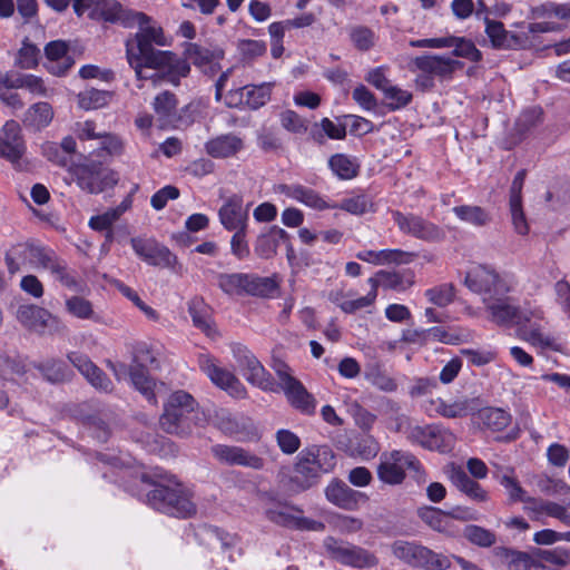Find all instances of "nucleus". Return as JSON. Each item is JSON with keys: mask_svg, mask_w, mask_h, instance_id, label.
<instances>
[{"mask_svg": "<svg viewBox=\"0 0 570 570\" xmlns=\"http://www.w3.org/2000/svg\"><path fill=\"white\" fill-rule=\"evenodd\" d=\"M129 377L135 389L138 390L148 400V402L156 404V396L154 393L155 381L148 375L146 368L130 366Z\"/></svg>", "mask_w": 570, "mask_h": 570, "instance_id": "c9c22d12", "label": "nucleus"}, {"mask_svg": "<svg viewBox=\"0 0 570 570\" xmlns=\"http://www.w3.org/2000/svg\"><path fill=\"white\" fill-rule=\"evenodd\" d=\"M273 83L264 82L261 85L245 86L246 89V107L256 110L263 107L271 99Z\"/></svg>", "mask_w": 570, "mask_h": 570, "instance_id": "c03bdc74", "label": "nucleus"}, {"mask_svg": "<svg viewBox=\"0 0 570 570\" xmlns=\"http://www.w3.org/2000/svg\"><path fill=\"white\" fill-rule=\"evenodd\" d=\"M475 410L474 401L471 399H459L451 403L441 397L431 399L425 403V411L430 415H441L448 419L464 417Z\"/></svg>", "mask_w": 570, "mask_h": 570, "instance_id": "a878e982", "label": "nucleus"}, {"mask_svg": "<svg viewBox=\"0 0 570 570\" xmlns=\"http://www.w3.org/2000/svg\"><path fill=\"white\" fill-rule=\"evenodd\" d=\"M452 212L455 214V216L460 220L465 222V223L471 224L476 227L485 226L491 220L489 213L480 206H472V205L455 206L452 208Z\"/></svg>", "mask_w": 570, "mask_h": 570, "instance_id": "e433bc0d", "label": "nucleus"}, {"mask_svg": "<svg viewBox=\"0 0 570 570\" xmlns=\"http://www.w3.org/2000/svg\"><path fill=\"white\" fill-rule=\"evenodd\" d=\"M35 368L51 383H60L67 379L66 364L56 358H49L43 362L36 363Z\"/></svg>", "mask_w": 570, "mask_h": 570, "instance_id": "79ce46f5", "label": "nucleus"}, {"mask_svg": "<svg viewBox=\"0 0 570 570\" xmlns=\"http://www.w3.org/2000/svg\"><path fill=\"white\" fill-rule=\"evenodd\" d=\"M463 535L469 542L481 548H490L497 542L494 532L475 524L466 525Z\"/></svg>", "mask_w": 570, "mask_h": 570, "instance_id": "09e8293b", "label": "nucleus"}, {"mask_svg": "<svg viewBox=\"0 0 570 570\" xmlns=\"http://www.w3.org/2000/svg\"><path fill=\"white\" fill-rule=\"evenodd\" d=\"M500 484L508 491L512 502H523L528 504L531 497L527 495L525 490L520 485L519 481L511 474H504L500 479Z\"/></svg>", "mask_w": 570, "mask_h": 570, "instance_id": "13d9d810", "label": "nucleus"}, {"mask_svg": "<svg viewBox=\"0 0 570 570\" xmlns=\"http://www.w3.org/2000/svg\"><path fill=\"white\" fill-rule=\"evenodd\" d=\"M426 298L434 305L445 307L454 299L453 286L450 284H442L433 288L426 289Z\"/></svg>", "mask_w": 570, "mask_h": 570, "instance_id": "4d7b16f0", "label": "nucleus"}, {"mask_svg": "<svg viewBox=\"0 0 570 570\" xmlns=\"http://www.w3.org/2000/svg\"><path fill=\"white\" fill-rule=\"evenodd\" d=\"M421 520L430 528L438 532H446L449 530L450 521L448 513L434 507H423L417 511Z\"/></svg>", "mask_w": 570, "mask_h": 570, "instance_id": "a18cd8bd", "label": "nucleus"}, {"mask_svg": "<svg viewBox=\"0 0 570 570\" xmlns=\"http://www.w3.org/2000/svg\"><path fill=\"white\" fill-rule=\"evenodd\" d=\"M276 375L289 403L302 413L312 414L315 411L316 402L312 394H309L303 384L296 380L287 364L276 362L273 366Z\"/></svg>", "mask_w": 570, "mask_h": 570, "instance_id": "9b49d317", "label": "nucleus"}, {"mask_svg": "<svg viewBox=\"0 0 570 570\" xmlns=\"http://www.w3.org/2000/svg\"><path fill=\"white\" fill-rule=\"evenodd\" d=\"M185 61L189 65L188 61L194 63L196 67L204 68L207 65L212 63L215 59L222 57L220 51H214L206 47H202L197 43H187L185 48Z\"/></svg>", "mask_w": 570, "mask_h": 570, "instance_id": "f704fd0d", "label": "nucleus"}, {"mask_svg": "<svg viewBox=\"0 0 570 570\" xmlns=\"http://www.w3.org/2000/svg\"><path fill=\"white\" fill-rule=\"evenodd\" d=\"M487 311L490 313L491 321L499 325L517 324L519 317L524 318L521 313L523 308L518 307L511 298L505 295L489 296L483 298Z\"/></svg>", "mask_w": 570, "mask_h": 570, "instance_id": "5701e85b", "label": "nucleus"}, {"mask_svg": "<svg viewBox=\"0 0 570 570\" xmlns=\"http://www.w3.org/2000/svg\"><path fill=\"white\" fill-rule=\"evenodd\" d=\"M232 353L243 376L252 385L268 392L276 391V384L271 373L263 366L261 361L253 354L247 346L243 344H234Z\"/></svg>", "mask_w": 570, "mask_h": 570, "instance_id": "6e6552de", "label": "nucleus"}, {"mask_svg": "<svg viewBox=\"0 0 570 570\" xmlns=\"http://www.w3.org/2000/svg\"><path fill=\"white\" fill-rule=\"evenodd\" d=\"M42 268L49 271L55 279L60 282L63 286L71 289L79 288V282L76 275L68 268L66 262L59 258L53 250L50 252Z\"/></svg>", "mask_w": 570, "mask_h": 570, "instance_id": "7c9ffc66", "label": "nucleus"}, {"mask_svg": "<svg viewBox=\"0 0 570 570\" xmlns=\"http://www.w3.org/2000/svg\"><path fill=\"white\" fill-rule=\"evenodd\" d=\"M277 190L278 193L316 210L336 208V205L327 203L317 191L299 184H282L277 187Z\"/></svg>", "mask_w": 570, "mask_h": 570, "instance_id": "bb28decb", "label": "nucleus"}, {"mask_svg": "<svg viewBox=\"0 0 570 570\" xmlns=\"http://www.w3.org/2000/svg\"><path fill=\"white\" fill-rule=\"evenodd\" d=\"M131 27L139 30L126 40V58L138 80H151L154 85L167 82L179 86L180 79L190 72V66L171 51L157 50L153 46L168 45L163 28L144 12L131 14Z\"/></svg>", "mask_w": 570, "mask_h": 570, "instance_id": "f257e3e1", "label": "nucleus"}, {"mask_svg": "<svg viewBox=\"0 0 570 570\" xmlns=\"http://www.w3.org/2000/svg\"><path fill=\"white\" fill-rule=\"evenodd\" d=\"M498 554L503 557L509 570H544L546 568L534 561L528 553L507 548L498 549Z\"/></svg>", "mask_w": 570, "mask_h": 570, "instance_id": "72a5a7b5", "label": "nucleus"}, {"mask_svg": "<svg viewBox=\"0 0 570 570\" xmlns=\"http://www.w3.org/2000/svg\"><path fill=\"white\" fill-rule=\"evenodd\" d=\"M336 208L343 209L352 215H362L371 206V202L365 195H357L344 198L340 204H335Z\"/></svg>", "mask_w": 570, "mask_h": 570, "instance_id": "0e129e2a", "label": "nucleus"}, {"mask_svg": "<svg viewBox=\"0 0 570 570\" xmlns=\"http://www.w3.org/2000/svg\"><path fill=\"white\" fill-rule=\"evenodd\" d=\"M521 315L524 318L519 317L515 326H518L519 336L531 343L534 346L550 347L552 346L553 340L542 332L543 328V314L541 309L523 308Z\"/></svg>", "mask_w": 570, "mask_h": 570, "instance_id": "a211bd4d", "label": "nucleus"}, {"mask_svg": "<svg viewBox=\"0 0 570 570\" xmlns=\"http://www.w3.org/2000/svg\"><path fill=\"white\" fill-rule=\"evenodd\" d=\"M188 313L195 327L204 332L207 336H215L217 330L212 317L209 305L200 297H194L188 303Z\"/></svg>", "mask_w": 570, "mask_h": 570, "instance_id": "c756f323", "label": "nucleus"}, {"mask_svg": "<svg viewBox=\"0 0 570 570\" xmlns=\"http://www.w3.org/2000/svg\"><path fill=\"white\" fill-rule=\"evenodd\" d=\"M406 471L414 472L415 476L422 473L421 462L411 452L393 450L380 455L376 473L381 482L389 485L402 484L406 478Z\"/></svg>", "mask_w": 570, "mask_h": 570, "instance_id": "39448f33", "label": "nucleus"}, {"mask_svg": "<svg viewBox=\"0 0 570 570\" xmlns=\"http://www.w3.org/2000/svg\"><path fill=\"white\" fill-rule=\"evenodd\" d=\"M153 106L159 119L169 122L176 115L177 98L173 92L166 90L155 97Z\"/></svg>", "mask_w": 570, "mask_h": 570, "instance_id": "ea45409f", "label": "nucleus"}, {"mask_svg": "<svg viewBox=\"0 0 570 570\" xmlns=\"http://www.w3.org/2000/svg\"><path fill=\"white\" fill-rule=\"evenodd\" d=\"M428 553H422V559L419 562L420 568L426 570H446L451 567V561L448 557L439 554L431 549L426 548Z\"/></svg>", "mask_w": 570, "mask_h": 570, "instance_id": "052dcab7", "label": "nucleus"}, {"mask_svg": "<svg viewBox=\"0 0 570 570\" xmlns=\"http://www.w3.org/2000/svg\"><path fill=\"white\" fill-rule=\"evenodd\" d=\"M414 67L429 76L440 79H450L453 72L462 67V63L450 57L438 55H423L413 60Z\"/></svg>", "mask_w": 570, "mask_h": 570, "instance_id": "b1692460", "label": "nucleus"}, {"mask_svg": "<svg viewBox=\"0 0 570 570\" xmlns=\"http://www.w3.org/2000/svg\"><path fill=\"white\" fill-rule=\"evenodd\" d=\"M68 173L78 187L89 194H99L109 185L102 165L94 160L72 163L68 167Z\"/></svg>", "mask_w": 570, "mask_h": 570, "instance_id": "4468645a", "label": "nucleus"}, {"mask_svg": "<svg viewBox=\"0 0 570 570\" xmlns=\"http://www.w3.org/2000/svg\"><path fill=\"white\" fill-rule=\"evenodd\" d=\"M107 92L91 88L78 95V102L86 110L97 109L107 102Z\"/></svg>", "mask_w": 570, "mask_h": 570, "instance_id": "bf43d9fd", "label": "nucleus"}, {"mask_svg": "<svg viewBox=\"0 0 570 570\" xmlns=\"http://www.w3.org/2000/svg\"><path fill=\"white\" fill-rule=\"evenodd\" d=\"M45 55L48 59L47 70L56 76L65 75L73 63V60L68 56V46L62 40L47 43Z\"/></svg>", "mask_w": 570, "mask_h": 570, "instance_id": "c85d7f7f", "label": "nucleus"}, {"mask_svg": "<svg viewBox=\"0 0 570 570\" xmlns=\"http://www.w3.org/2000/svg\"><path fill=\"white\" fill-rule=\"evenodd\" d=\"M276 442L281 451L285 454H293L301 446L299 438L294 432L285 429L276 432Z\"/></svg>", "mask_w": 570, "mask_h": 570, "instance_id": "338daca9", "label": "nucleus"}, {"mask_svg": "<svg viewBox=\"0 0 570 570\" xmlns=\"http://www.w3.org/2000/svg\"><path fill=\"white\" fill-rule=\"evenodd\" d=\"M335 464V455L327 446L313 445L303 450L291 476L292 488L295 491L308 490L318 482L322 473L330 472Z\"/></svg>", "mask_w": 570, "mask_h": 570, "instance_id": "7ed1b4c3", "label": "nucleus"}, {"mask_svg": "<svg viewBox=\"0 0 570 570\" xmlns=\"http://www.w3.org/2000/svg\"><path fill=\"white\" fill-rule=\"evenodd\" d=\"M53 118L52 107L45 101L31 105L24 114L23 124L35 130L49 126Z\"/></svg>", "mask_w": 570, "mask_h": 570, "instance_id": "473e14b6", "label": "nucleus"}, {"mask_svg": "<svg viewBox=\"0 0 570 570\" xmlns=\"http://www.w3.org/2000/svg\"><path fill=\"white\" fill-rule=\"evenodd\" d=\"M464 284L473 293L483 298L494 295H505L510 287L494 269L485 265H474L466 273Z\"/></svg>", "mask_w": 570, "mask_h": 570, "instance_id": "9d476101", "label": "nucleus"}, {"mask_svg": "<svg viewBox=\"0 0 570 570\" xmlns=\"http://www.w3.org/2000/svg\"><path fill=\"white\" fill-rule=\"evenodd\" d=\"M17 321L28 331L43 335L56 330L59 321L49 311L35 304H22L16 312Z\"/></svg>", "mask_w": 570, "mask_h": 570, "instance_id": "f3484780", "label": "nucleus"}, {"mask_svg": "<svg viewBox=\"0 0 570 570\" xmlns=\"http://www.w3.org/2000/svg\"><path fill=\"white\" fill-rule=\"evenodd\" d=\"M141 481L155 488L146 493V503L163 513L188 518L196 512L189 493L173 475L156 468L153 474L144 473Z\"/></svg>", "mask_w": 570, "mask_h": 570, "instance_id": "f03ea898", "label": "nucleus"}, {"mask_svg": "<svg viewBox=\"0 0 570 570\" xmlns=\"http://www.w3.org/2000/svg\"><path fill=\"white\" fill-rule=\"evenodd\" d=\"M218 218L223 227L229 232L248 226V206H244L242 194H232L224 198L218 210Z\"/></svg>", "mask_w": 570, "mask_h": 570, "instance_id": "412c9836", "label": "nucleus"}, {"mask_svg": "<svg viewBox=\"0 0 570 570\" xmlns=\"http://www.w3.org/2000/svg\"><path fill=\"white\" fill-rule=\"evenodd\" d=\"M380 413L391 423L392 428L401 432L407 423V417L400 413V405L393 400L384 399L380 406Z\"/></svg>", "mask_w": 570, "mask_h": 570, "instance_id": "3c124183", "label": "nucleus"}, {"mask_svg": "<svg viewBox=\"0 0 570 570\" xmlns=\"http://www.w3.org/2000/svg\"><path fill=\"white\" fill-rule=\"evenodd\" d=\"M392 218L400 232L424 242H441L445 237L444 230L436 224L413 213L404 214L392 212Z\"/></svg>", "mask_w": 570, "mask_h": 570, "instance_id": "f8f14e48", "label": "nucleus"}, {"mask_svg": "<svg viewBox=\"0 0 570 570\" xmlns=\"http://www.w3.org/2000/svg\"><path fill=\"white\" fill-rule=\"evenodd\" d=\"M97 11L105 21L121 22L125 27H131V14L137 12L125 9L117 0H99Z\"/></svg>", "mask_w": 570, "mask_h": 570, "instance_id": "2f4dec72", "label": "nucleus"}, {"mask_svg": "<svg viewBox=\"0 0 570 570\" xmlns=\"http://www.w3.org/2000/svg\"><path fill=\"white\" fill-rule=\"evenodd\" d=\"M483 21L485 23V33L492 47L497 49H508L510 47V36L503 23L492 20L488 16L483 18Z\"/></svg>", "mask_w": 570, "mask_h": 570, "instance_id": "37998d69", "label": "nucleus"}, {"mask_svg": "<svg viewBox=\"0 0 570 570\" xmlns=\"http://www.w3.org/2000/svg\"><path fill=\"white\" fill-rule=\"evenodd\" d=\"M365 379L375 387L383 392H394L397 389L396 381L379 368L366 372Z\"/></svg>", "mask_w": 570, "mask_h": 570, "instance_id": "680f3d73", "label": "nucleus"}, {"mask_svg": "<svg viewBox=\"0 0 570 570\" xmlns=\"http://www.w3.org/2000/svg\"><path fill=\"white\" fill-rule=\"evenodd\" d=\"M324 492L328 502L347 511L357 510L361 503L368 500L365 493L353 490L344 481L338 479L332 480Z\"/></svg>", "mask_w": 570, "mask_h": 570, "instance_id": "4be33fe9", "label": "nucleus"}, {"mask_svg": "<svg viewBox=\"0 0 570 570\" xmlns=\"http://www.w3.org/2000/svg\"><path fill=\"white\" fill-rule=\"evenodd\" d=\"M198 365L216 386L225 390L232 396L244 397L246 395V389L240 381L232 372L220 367L212 355L200 354Z\"/></svg>", "mask_w": 570, "mask_h": 570, "instance_id": "dca6fc26", "label": "nucleus"}, {"mask_svg": "<svg viewBox=\"0 0 570 570\" xmlns=\"http://www.w3.org/2000/svg\"><path fill=\"white\" fill-rule=\"evenodd\" d=\"M368 283L371 284V291L365 296L344 301L340 304L343 312L352 314L358 309L371 306L375 302L377 296V282H375V279H368Z\"/></svg>", "mask_w": 570, "mask_h": 570, "instance_id": "5fc2aeb1", "label": "nucleus"}, {"mask_svg": "<svg viewBox=\"0 0 570 570\" xmlns=\"http://www.w3.org/2000/svg\"><path fill=\"white\" fill-rule=\"evenodd\" d=\"M559 507L560 504L556 502L535 499L531 497L528 504L524 505V511L531 514V518L533 520H540L542 515H549L554 518Z\"/></svg>", "mask_w": 570, "mask_h": 570, "instance_id": "864d4df0", "label": "nucleus"}, {"mask_svg": "<svg viewBox=\"0 0 570 570\" xmlns=\"http://www.w3.org/2000/svg\"><path fill=\"white\" fill-rule=\"evenodd\" d=\"M39 49L24 40L22 47L19 49L16 66L21 69H32L38 65Z\"/></svg>", "mask_w": 570, "mask_h": 570, "instance_id": "6e6d98bb", "label": "nucleus"}, {"mask_svg": "<svg viewBox=\"0 0 570 570\" xmlns=\"http://www.w3.org/2000/svg\"><path fill=\"white\" fill-rule=\"evenodd\" d=\"M70 363L86 377V380L97 390L104 392L112 391L110 379L95 365L86 355L72 352L68 355Z\"/></svg>", "mask_w": 570, "mask_h": 570, "instance_id": "393cba45", "label": "nucleus"}, {"mask_svg": "<svg viewBox=\"0 0 570 570\" xmlns=\"http://www.w3.org/2000/svg\"><path fill=\"white\" fill-rule=\"evenodd\" d=\"M216 278L217 286L230 296L253 295L267 297L277 288L273 278L246 273H219Z\"/></svg>", "mask_w": 570, "mask_h": 570, "instance_id": "423d86ee", "label": "nucleus"}, {"mask_svg": "<svg viewBox=\"0 0 570 570\" xmlns=\"http://www.w3.org/2000/svg\"><path fill=\"white\" fill-rule=\"evenodd\" d=\"M385 98L390 100L389 107L392 110L400 109L409 105L412 100V94L396 86L390 85L383 92Z\"/></svg>", "mask_w": 570, "mask_h": 570, "instance_id": "69168bd1", "label": "nucleus"}, {"mask_svg": "<svg viewBox=\"0 0 570 570\" xmlns=\"http://www.w3.org/2000/svg\"><path fill=\"white\" fill-rule=\"evenodd\" d=\"M131 247L136 255L148 265L177 272L181 268L177 256L168 247L155 239L131 238Z\"/></svg>", "mask_w": 570, "mask_h": 570, "instance_id": "ddd939ff", "label": "nucleus"}, {"mask_svg": "<svg viewBox=\"0 0 570 570\" xmlns=\"http://www.w3.org/2000/svg\"><path fill=\"white\" fill-rule=\"evenodd\" d=\"M433 428L434 425H411L406 423L404 425L403 432L410 442L416 443L422 448L430 449V446H436L435 443H431V436H433Z\"/></svg>", "mask_w": 570, "mask_h": 570, "instance_id": "8fccbe9b", "label": "nucleus"}, {"mask_svg": "<svg viewBox=\"0 0 570 570\" xmlns=\"http://www.w3.org/2000/svg\"><path fill=\"white\" fill-rule=\"evenodd\" d=\"M52 249L38 245L33 242H23L12 245L4 255L8 272L13 275L22 266L42 268L46 259Z\"/></svg>", "mask_w": 570, "mask_h": 570, "instance_id": "1a4fd4ad", "label": "nucleus"}, {"mask_svg": "<svg viewBox=\"0 0 570 570\" xmlns=\"http://www.w3.org/2000/svg\"><path fill=\"white\" fill-rule=\"evenodd\" d=\"M328 165L332 171L341 179H352L358 173V165L350 157L342 154L332 156Z\"/></svg>", "mask_w": 570, "mask_h": 570, "instance_id": "de8ad7c7", "label": "nucleus"}, {"mask_svg": "<svg viewBox=\"0 0 570 570\" xmlns=\"http://www.w3.org/2000/svg\"><path fill=\"white\" fill-rule=\"evenodd\" d=\"M480 420L488 429L499 432L510 424L511 415L499 407H487L480 411Z\"/></svg>", "mask_w": 570, "mask_h": 570, "instance_id": "a19ab883", "label": "nucleus"}, {"mask_svg": "<svg viewBox=\"0 0 570 570\" xmlns=\"http://www.w3.org/2000/svg\"><path fill=\"white\" fill-rule=\"evenodd\" d=\"M323 546L328 557L343 566L371 569L379 564V558L373 552L351 542L327 537Z\"/></svg>", "mask_w": 570, "mask_h": 570, "instance_id": "0eeeda50", "label": "nucleus"}, {"mask_svg": "<svg viewBox=\"0 0 570 570\" xmlns=\"http://www.w3.org/2000/svg\"><path fill=\"white\" fill-rule=\"evenodd\" d=\"M243 148V138L233 132L216 136L205 144L206 153L214 158L233 157Z\"/></svg>", "mask_w": 570, "mask_h": 570, "instance_id": "cd10ccee", "label": "nucleus"}, {"mask_svg": "<svg viewBox=\"0 0 570 570\" xmlns=\"http://www.w3.org/2000/svg\"><path fill=\"white\" fill-rule=\"evenodd\" d=\"M26 153L20 125L8 120L0 130V157L17 166Z\"/></svg>", "mask_w": 570, "mask_h": 570, "instance_id": "6ab92c4d", "label": "nucleus"}, {"mask_svg": "<svg viewBox=\"0 0 570 570\" xmlns=\"http://www.w3.org/2000/svg\"><path fill=\"white\" fill-rule=\"evenodd\" d=\"M195 406L196 401L190 394L184 391L173 393L165 404L164 413L159 420L161 429L169 434L179 436L190 434L193 426L191 414Z\"/></svg>", "mask_w": 570, "mask_h": 570, "instance_id": "20e7f679", "label": "nucleus"}, {"mask_svg": "<svg viewBox=\"0 0 570 570\" xmlns=\"http://www.w3.org/2000/svg\"><path fill=\"white\" fill-rule=\"evenodd\" d=\"M370 279H375L377 287L382 286L384 289H393L396 292H404L413 284L412 277H405L404 274L397 272L380 271Z\"/></svg>", "mask_w": 570, "mask_h": 570, "instance_id": "58836bf2", "label": "nucleus"}, {"mask_svg": "<svg viewBox=\"0 0 570 570\" xmlns=\"http://www.w3.org/2000/svg\"><path fill=\"white\" fill-rule=\"evenodd\" d=\"M538 556L541 560L560 567L570 563V550L566 548L539 550Z\"/></svg>", "mask_w": 570, "mask_h": 570, "instance_id": "774afa93", "label": "nucleus"}, {"mask_svg": "<svg viewBox=\"0 0 570 570\" xmlns=\"http://www.w3.org/2000/svg\"><path fill=\"white\" fill-rule=\"evenodd\" d=\"M213 456L223 464L240 465L253 470L264 469V460L255 453L236 445L216 444L212 446Z\"/></svg>", "mask_w": 570, "mask_h": 570, "instance_id": "aec40b11", "label": "nucleus"}, {"mask_svg": "<svg viewBox=\"0 0 570 570\" xmlns=\"http://www.w3.org/2000/svg\"><path fill=\"white\" fill-rule=\"evenodd\" d=\"M266 518L282 527L297 530L324 531L325 524L321 521L303 517V510L298 507L279 503L266 509Z\"/></svg>", "mask_w": 570, "mask_h": 570, "instance_id": "2eb2a0df", "label": "nucleus"}, {"mask_svg": "<svg viewBox=\"0 0 570 570\" xmlns=\"http://www.w3.org/2000/svg\"><path fill=\"white\" fill-rule=\"evenodd\" d=\"M350 38L356 49L361 51H367L372 49L376 43L375 32L365 26H356L351 29Z\"/></svg>", "mask_w": 570, "mask_h": 570, "instance_id": "603ef678", "label": "nucleus"}, {"mask_svg": "<svg viewBox=\"0 0 570 570\" xmlns=\"http://www.w3.org/2000/svg\"><path fill=\"white\" fill-rule=\"evenodd\" d=\"M445 40L450 42L449 48H454V56L465 58L472 62L481 60L482 53L471 40L460 37H445Z\"/></svg>", "mask_w": 570, "mask_h": 570, "instance_id": "49530a36", "label": "nucleus"}, {"mask_svg": "<svg viewBox=\"0 0 570 570\" xmlns=\"http://www.w3.org/2000/svg\"><path fill=\"white\" fill-rule=\"evenodd\" d=\"M100 148L112 157H119L125 153V141L116 134L102 132L100 136Z\"/></svg>", "mask_w": 570, "mask_h": 570, "instance_id": "e2e57ef3", "label": "nucleus"}, {"mask_svg": "<svg viewBox=\"0 0 570 570\" xmlns=\"http://www.w3.org/2000/svg\"><path fill=\"white\" fill-rule=\"evenodd\" d=\"M65 305L66 311L76 318L94 322L99 321V316L96 314L91 302L81 296L73 295L68 297Z\"/></svg>", "mask_w": 570, "mask_h": 570, "instance_id": "4c0bfd02", "label": "nucleus"}]
</instances>
